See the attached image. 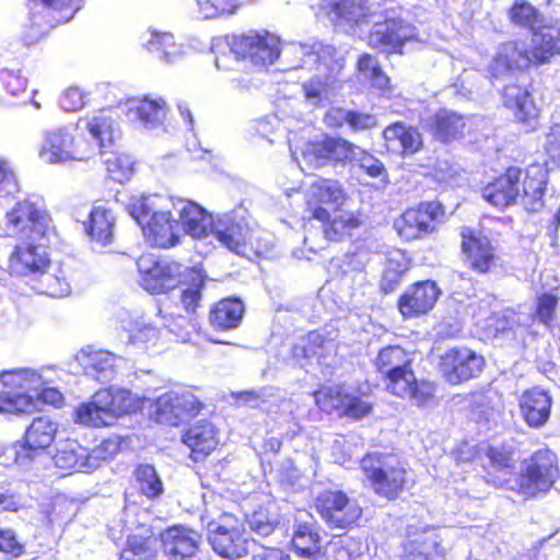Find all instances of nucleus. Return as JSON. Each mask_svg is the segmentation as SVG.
Masks as SVG:
<instances>
[{
  "label": "nucleus",
  "mask_w": 560,
  "mask_h": 560,
  "mask_svg": "<svg viewBox=\"0 0 560 560\" xmlns=\"http://www.w3.org/2000/svg\"><path fill=\"white\" fill-rule=\"evenodd\" d=\"M117 323L128 334L131 345L147 346L159 338V328L139 313L121 310L117 314Z\"/></svg>",
  "instance_id": "nucleus-41"
},
{
  "label": "nucleus",
  "mask_w": 560,
  "mask_h": 560,
  "mask_svg": "<svg viewBox=\"0 0 560 560\" xmlns=\"http://www.w3.org/2000/svg\"><path fill=\"white\" fill-rule=\"evenodd\" d=\"M440 290L435 282L427 280L409 288L399 300V311L405 317L429 312L436 303Z\"/></svg>",
  "instance_id": "nucleus-36"
},
{
  "label": "nucleus",
  "mask_w": 560,
  "mask_h": 560,
  "mask_svg": "<svg viewBox=\"0 0 560 560\" xmlns=\"http://www.w3.org/2000/svg\"><path fill=\"white\" fill-rule=\"evenodd\" d=\"M19 191V182L11 163L0 159V198L13 196Z\"/></svg>",
  "instance_id": "nucleus-59"
},
{
  "label": "nucleus",
  "mask_w": 560,
  "mask_h": 560,
  "mask_svg": "<svg viewBox=\"0 0 560 560\" xmlns=\"http://www.w3.org/2000/svg\"><path fill=\"white\" fill-rule=\"evenodd\" d=\"M182 441L195 454V460H198L217 447L219 431L212 422L199 420L183 433Z\"/></svg>",
  "instance_id": "nucleus-40"
},
{
  "label": "nucleus",
  "mask_w": 560,
  "mask_h": 560,
  "mask_svg": "<svg viewBox=\"0 0 560 560\" xmlns=\"http://www.w3.org/2000/svg\"><path fill=\"white\" fill-rule=\"evenodd\" d=\"M83 374L101 384L110 383L118 375L125 360L103 349L84 347L77 354Z\"/></svg>",
  "instance_id": "nucleus-26"
},
{
  "label": "nucleus",
  "mask_w": 560,
  "mask_h": 560,
  "mask_svg": "<svg viewBox=\"0 0 560 560\" xmlns=\"http://www.w3.org/2000/svg\"><path fill=\"white\" fill-rule=\"evenodd\" d=\"M0 81L11 95L24 93L27 85V79L22 74L19 68H3L0 71Z\"/></svg>",
  "instance_id": "nucleus-56"
},
{
  "label": "nucleus",
  "mask_w": 560,
  "mask_h": 560,
  "mask_svg": "<svg viewBox=\"0 0 560 560\" xmlns=\"http://www.w3.org/2000/svg\"><path fill=\"white\" fill-rule=\"evenodd\" d=\"M345 66L343 57L338 54L323 65L322 70L315 67L310 79L302 83V93L307 105L323 107L337 96L342 88L340 78Z\"/></svg>",
  "instance_id": "nucleus-18"
},
{
  "label": "nucleus",
  "mask_w": 560,
  "mask_h": 560,
  "mask_svg": "<svg viewBox=\"0 0 560 560\" xmlns=\"http://www.w3.org/2000/svg\"><path fill=\"white\" fill-rule=\"evenodd\" d=\"M383 137L387 150L399 155L413 154L422 145L419 131L401 122H395L386 127L383 131Z\"/></svg>",
  "instance_id": "nucleus-43"
},
{
  "label": "nucleus",
  "mask_w": 560,
  "mask_h": 560,
  "mask_svg": "<svg viewBox=\"0 0 560 560\" xmlns=\"http://www.w3.org/2000/svg\"><path fill=\"white\" fill-rule=\"evenodd\" d=\"M244 305L240 299L228 298L219 301L209 313V323L215 330L226 331L240 326Z\"/></svg>",
  "instance_id": "nucleus-45"
},
{
  "label": "nucleus",
  "mask_w": 560,
  "mask_h": 560,
  "mask_svg": "<svg viewBox=\"0 0 560 560\" xmlns=\"http://www.w3.org/2000/svg\"><path fill=\"white\" fill-rule=\"evenodd\" d=\"M55 370L43 368L13 369L0 372V382L4 390L0 392V413L22 415L36 409L35 392L51 381Z\"/></svg>",
  "instance_id": "nucleus-7"
},
{
  "label": "nucleus",
  "mask_w": 560,
  "mask_h": 560,
  "mask_svg": "<svg viewBox=\"0 0 560 560\" xmlns=\"http://www.w3.org/2000/svg\"><path fill=\"white\" fill-rule=\"evenodd\" d=\"M173 208L179 217V228L194 238L207 237L212 234L215 218L198 203L177 199L173 201Z\"/></svg>",
  "instance_id": "nucleus-31"
},
{
  "label": "nucleus",
  "mask_w": 560,
  "mask_h": 560,
  "mask_svg": "<svg viewBox=\"0 0 560 560\" xmlns=\"http://www.w3.org/2000/svg\"><path fill=\"white\" fill-rule=\"evenodd\" d=\"M505 107L513 110L515 118L534 129L539 116V108L527 89L517 84H508L502 92Z\"/></svg>",
  "instance_id": "nucleus-37"
},
{
  "label": "nucleus",
  "mask_w": 560,
  "mask_h": 560,
  "mask_svg": "<svg viewBox=\"0 0 560 560\" xmlns=\"http://www.w3.org/2000/svg\"><path fill=\"white\" fill-rule=\"evenodd\" d=\"M136 408V398L130 390L110 386L97 390L90 401L80 404L74 411V421L86 427H108Z\"/></svg>",
  "instance_id": "nucleus-8"
},
{
  "label": "nucleus",
  "mask_w": 560,
  "mask_h": 560,
  "mask_svg": "<svg viewBox=\"0 0 560 560\" xmlns=\"http://www.w3.org/2000/svg\"><path fill=\"white\" fill-rule=\"evenodd\" d=\"M443 217L444 209L441 202H423L418 208L406 210L396 220L395 229L402 238L411 241L432 233Z\"/></svg>",
  "instance_id": "nucleus-25"
},
{
  "label": "nucleus",
  "mask_w": 560,
  "mask_h": 560,
  "mask_svg": "<svg viewBox=\"0 0 560 560\" xmlns=\"http://www.w3.org/2000/svg\"><path fill=\"white\" fill-rule=\"evenodd\" d=\"M117 450L118 444L109 440L93 450L82 446L75 440H67L58 444L52 460L62 470L90 472L112 457Z\"/></svg>",
  "instance_id": "nucleus-17"
},
{
  "label": "nucleus",
  "mask_w": 560,
  "mask_h": 560,
  "mask_svg": "<svg viewBox=\"0 0 560 560\" xmlns=\"http://www.w3.org/2000/svg\"><path fill=\"white\" fill-rule=\"evenodd\" d=\"M313 220L305 228L304 246L310 253H317L326 247L329 241L339 242L351 235L360 225L359 219L352 212H341L330 219L329 212L324 207H315Z\"/></svg>",
  "instance_id": "nucleus-14"
},
{
  "label": "nucleus",
  "mask_w": 560,
  "mask_h": 560,
  "mask_svg": "<svg viewBox=\"0 0 560 560\" xmlns=\"http://www.w3.org/2000/svg\"><path fill=\"white\" fill-rule=\"evenodd\" d=\"M160 540L168 560H188L196 556L201 536L189 527L175 525L163 530Z\"/></svg>",
  "instance_id": "nucleus-29"
},
{
  "label": "nucleus",
  "mask_w": 560,
  "mask_h": 560,
  "mask_svg": "<svg viewBox=\"0 0 560 560\" xmlns=\"http://www.w3.org/2000/svg\"><path fill=\"white\" fill-rule=\"evenodd\" d=\"M58 424L49 417L43 416L33 419L26 429L24 443L13 445L9 451L14 456V462L26 469L31 463L54 442Z\"/></svg>",
  "instance_id": "nucleus-21"
},
{
  "label": "nucleus",
  "mask_w": 560,
  "mask_h": 560,
  "mask_svg": "<svg viewBox=\"0 0 560 560\" xmlns=\"http://www.w3.org/2000/svg\"><path fill=\"white\" fill-rule=\"evenodd\" d=\"M164 326L172 332L178 340L186 342L190 339L192 331L196 328L191 318L183 315H163Z\"/></svg>",
  "instance_id": "nucleus-55"
},
{
  "label": "nucleus",
  "mask_w": 560,
  "mask_h": 560,
  "mask_svg": "<svg viewBox=\"0 0 560 560\" xmlns=\"http://www.w3.org/2000/svg\"><path fill=\"white\" fill-rule=\"evenodd\" d=\"M127 119L145 130L160 128L166 118L168 107L164 98L147 95L143 98L130 100L126 104Z\"/></svg>",
  "instance_id": "nucleus-30"
},
{
  "label": "nucleus",
  "mask_w": 560,
  "mask_h": 560,
  "mask_svg": "<svg viewBox=\"0 0 560 560\" xmlns=\"http://www.w3.org/2000/svg\"><path fill=\"white\" fill-rule=\"evenodd\" d=\"M104 163L109 177L120 184L129 180L135 173V159L127 153H112Z\"/></svg>",
  "instance_id": "nucleus-50"
},
{
  "label": "nucleus",
  "mask_w": 560,
  "mask_h": 560,
  "mask_svg": "<svg viewBox=\"0 0 560 560\" xmlns=\"http://www.w3.org/2000/svg\"><path fill=\"white\" fill-rule=\"evenodd\" d=\"M187 278L191 280V284L186 289H183L180 294V303L185 311L189 314L194 313L199 306V302L201 300V291L205 285V276L200 270L190 268L187 271Z\"/></svg>",
  "instance_id": "nucleus-52"
},
{
  "label": "nucleus",
  "mask_w": 560,
  "mask_h": 560,
  "mask_svg": "<svg viewBox=\"0 0 560 560\" xmlns=\"http://www.w3.org/2000/svg\"><path fill=\"white\" fill-rule=\"evenodd\" d=\"M148 517V513L139 506H126L118 524L109 527L113 540L127 536V548L121 551L120 560H153L155 557L156 539L151 526L145 524Z\"/></svg>",
  "instance_id": "nucleus-9"
},
{
  "label": "nucleus",
  "mask_w": 560,
  "mask_h": 560,
  "mask_svg": "<svg viewBox=\"0 0 560 560\" xmlns=\"http://www.w3.org/2000/svg\"><path fill=\"white\" fill-rule=\"evenodd\" d=\"M115 217L112 210L103 206H94L89 215L86 232L94 243L95 249L101 250L114 241Z\"/></svg>",
  "instance_id": "nucleus-44"
},
{
  "label": "nucleus",
  "mask_w": 560,
  "mask_h": 560,
  "mask_svg": "<svg viewBox=\"0 0 560 560\" xmlns=\"http://www.w3.org/2000/svg\"><path fill=\"white\" fill-rule=\"evenodd\" d=\"M30 27L25 45H33L52 27L71 21L84 5V0H26Z\"/></svg>",
  "instance_id": "nucleus-12"
},
{
  "label": "nucleus",
  "mask_w": 560,
  "mask_h": 560,
  "mask_svg": "<svg viewBox=\"0 0 560 560\" xmlns=\"http://www.w3.org/2000/svg\"><path fill=\"white\" fill-rule=\"evenodd\" d=\"M361 469L373 491L388 500L396 499L405 487L407 471L394 454H366L361 459Z\"/></svg>",
  "instance_id": "nucleus-11"
},
{
  "label": "nucleus",
  "mask_w": 560,
  "mask_h": 560,
  "mask_svg": "<svg viewBox=\"0 0 560 560\" xmlns=\"http://www.w3.org/2000/svg\"><path fill=\"white\" fill-rule=\"evenodd\" d=\"M544 147L551 160H560V124L550 126L549 131L546 133Z\"/></svg>",
  "instance_id": "nucleus-64"
},
{
  "label": "nucleus",
  "mask_w": 560,
  "mask_h": 560,
  "mask_svg": "<svg viewBox=\"0 0 560 560\" xmlns=\"http://www.w3.org/2000/svg\"><path fill=\"white\" fill-rule=\"evenodd\" d=\"M551 397L539 387L525 390L520 397V409L524 421L532 428L542 427L550 417Z\"/></svg>",
  "instance_id": "nucleus-38"
},
{
  "label": "nucleus",
  "mask_w": 560,
  "mask_h": 560,
  "mask_svg": "<svg viewBox=\"0 0 560 560\" xmlns=\"http://www.w3.org/2000/svg\"><path fill=\"white\" fill-rule=\"evenodd\" d=\"M153 407L158 422L176 427L197 416L202 404L189 390H171L160 395Z\"/></svg>",
  "instance_id": "nucleus-23"
},
{
  "label": "nucleus",
  "mask_w": 560,
  "mask_h": 560,
  "mask_svg": "<svg viewBox=\"0 0 560 560\" xmlns=\"http://www.w3.org/2000/svg\"><path fill=\"white\" fill-rule=\"evenodd\" d=\"M368 0H322L320 12L336 24L349 26L373 23L368 37L370 47L386 54H402L411 42H424L416 26L400 18L386 14L383 20Z\"/></svg>",
  "instance_id": "nucleus-2"
},
{
  "label": "nucleus",
  "mask_w": 560,
  "mask_h": 560,
  "mask_svg": "<svg viewBox=\"0 0 560 560\" xmlns=\"http://www.w3.org/2000/svg\"><path fill=\"white\" fill-rule=\"evenodd\" d=\"M521 170L510 167L504 175L487 184L482 190V198L493 207L504 209L513 203L520 196Z\"/></svg>",
  "instance_id": "nucleus-34"
},
{
  "label": "nucleus",
  "mask_w": 560,
  "mask_h": 560,
  "mask_svg": "<svg viewBox=\"0 0 560 560\" xmlns=\"http://www.w3.org/2000/svg\"><path fill=\"white\" fill-rule=\"evenodd\" d=\"M0 552L12 558L24 553V545L20 542L13 529L0 527Z\"/></svg>",
  "instance_id": "nucleus-62"
},
{
  "label": "nucleus",
  "mask_w": 560,
  "mask_h": 560,
  "mask_svg": "<svg viewBox=\"0 0 560 560\" xmlns=\"http://www.w3.org/2000/svg\"><path fill=\"white\" fill-rule=\"evenodd\" d=\"M23 506L21 495L11 489V482H0V508L3 511L18 512Z\"/></svg>",
  "instance_id": "nucleus-63"
},
{
  "label": "nucleus",
  "mask_w": 560,
  "mask_h": 560,
  "mask_svg": "<svg viewBox=\"0 0 560 560\" xmlns=\"http://www.w3.org/2000/svg\"><path fill=\"white\" fill-rule=\"evenodd\" d=\"M408 270V261L402 254L392 256L384 269L381 287L385 292H392L399 283L402 275Z\"/></svg>",
  "instance_id": "nucleus-54"
},
{
  "label": "nucleus",
  "mask_w": 560,
  "mask_h": 560,
  "mask_svg": "<svg viewBox=\"0 0 560 560\" xmlns=\"http://www.w3.org/2000/svg\"><path fill=\"white\" fill-rule=\"evenodd\" d=\"M316 508L320 517L331 528L345 529L354 524L362 514L358 502L342 491L322 492L317 497Z\"/></svg>",
  "instance_id": "nucleus-24"
},
{
  "label": "nucleus",
  "mask_w": 560,
  "mask_h": 560,
  "mask_svg": "<svg viewBox=\"0 0 560 560\" xmlns=\"http://www.w3.org/2000/svg\"><path fill=\"white\" fill-rule=\"evenodd\" d=\"M226 47L236 59L266 69L280 58V38L268 31L249 30L226 37Z\"/></svg>",
  "instance_id": "nucleus-13"
},
{
  "label": "nucleus",
  "mask_w": 560,
  "mask_h": 560,
  "mask_svg": "<svg viewBox=\"0 0 560 560\" xmlns=\"http://www.w3.org/2000/svg\"><path fill=\"white\" fill-rule=\"evenodd\" d=\"M133 477L137 488L147 498L155 499L163 493V482L154 466L149 464L138 465L133 470Z\"/></svg>",
  "instance_id": "nucleus-48"
},
{
  "label": "nucleus",
  "mask_w": 560,
  "mask_h": 560,
  "mask_svg": "<svg viewBox=\"0 0 560 560\" xmlns=\"http://www.w3.org/2000/svg\"><path fill=\"white\" fill-rule=\"evenodd\" d=\"M163 197L159 195H132L126 206L128 213L142 228L143 235L151 246L168 248L178 243L179 222L168 210H156Z\"/></svg>",
  "instance_id": "nucleus-6"
},
{
  "label": "nucleus",
  "mask_w": 560,
  "mask_h": 560,
  "mask_svg": "<svg viewBox=\"0 0 560 560\" xmlns=\"http://www.w3.org/2000/svg\"><path fill=\"white\" fill-rule=\"evenodd\" d=\"M292 131L287 137L292 156L302 171L314 170L326 165H346L353 162L354 153H359V147L340 137L325 136L322 139L307 141L298 155V148L292 142Z\"/></svg>",
  "instance_id": "nucleus-10"
},
{
  "label": "nucleus",
  "mask_w": 560,
  "mask_h": 560,
  "mask_svg": "<svg viewBox=\"0 0 560 560\" xmlns=\"http://www.w3.org/2000/svg\"><path fill=\"white\" fill-rule=\"evenodd\" d=\"M277 516L271 515L266 509L260 508L248 518L250 529L260 536H269L277 525Z\"/></svg>",
  "instance_id": "nucleus-57"
},
{
  "label": "nucleus",
  "mask_w": 560,
  "mask_h": 560,
  "mask_svg": "<svg viewBox=\"0 0 560 560\" xmlns=\"http://www.w3.org/2000/svg\"><path fill=\"white\" fill-rule=\"evenodd\" d=\"M208 541L213 551L228 559H235L248 552V540L243 526L231 514H221L218 520L207 523Z\"/></svg>",
  "instance_id": "nucleus-19"
},
{
  "label": "nucleus",
  "mask_w": 560,
  "mask_h": 560,
  "mask_svg": "<svg viewBox=\"0 0 560 560\" xmlns=\"http://www.w3.org/2000/svg\"><path fill=\"white\" fill-rule=\"evenodd\" d=\"M253 127L259 137L266 139L269 143H275L280 132L281 122L276 116H267L257 119Z\"/></svg>",
  "instance_id": "nucleus-61"
},
{
  "label": "nucleus",
  "mask_w": 560,
  "mask_h": 560,
  "mask_svg": "<svg viewBox=\"0 0 560 560\" xmlns=\"http://www.w3.org/2000/svg\"><path fill=\"white\" fill-rule=\"evenodd\" d=\"M236 8V0H194L190 12L197 19L208 20L234 13Z\"/></svg>",
  "instance_id": "nucleus-49"
},
{
  "label": "nucleus",
  "mask_w": 560,
  "mask_h": 560,
  "mask_svg": "<svg viewBox=\"0 0 560 560\" xmlns=\"http://www.w3.org/2000/svg\"><path fill=\"white\" fill-rule=\"evenodd\" d=\"M558 299L553 294L545 293L537 298L535 317L539 323L549 325L555 315Z\"/></svg>",
  "instance_id": "nucleus-60"
},
{
  "label": "nucleus",
  "mask_w": 560,
  "mask_h": 560,
  "mask_svg": "<svg viewBox=\"0 0 560 560\" xmlns=\"http://www.w3.org/2000/svg\"><path fill=\"white\" fill-rule=\"evenodd\" d=\"M358 70L365 80H369L371 85L385 90L388 86L389 79L382 71L378 61L370 54L362 55L358 60Z\"/></svg>",
  "instance_id": "nucleus-53"
},
{
  "label": "nucleus",
  "mask_w": 560,
  "mask_h": 560,
  "mask_svg": "<svg viewBox=\"0 0 560 560\" xmlns=\"http://www.w3.org/2000/svg\"><path fill=\"white\" fill-rule=\"evenodd\" d=\"M404 549V560H435L441 555L436 530L427 525L409 524Z\"/></svg>",
  "instance_id": "nucleus-32"
},
{
  "label": "nucleus",
  "mask_w": 560,
  "mask_h": 560,
  "mask_svg": "<svg viewBox=\"0 0 560 560\" xmlns=\"http://www.w3.org/2000/svg\"><path fill=\"white\" fill-rule=\"evenodd\" d=\"M31 287L40 294L51 298H65L70 293V284L61 268L54 271L43 269L37 279L31 281Z\"/></svg>",
  "instance_id": "nucleus-47"
},
{
  "label": "nucleus",
  "mask_w": 560,
  "mask_h": 560,
  "mask_svg": "<svg viewBox=\"0 0 560 560\" xmlns=\"http://www.w3.org/2000/svg\"><path fill=\"white\" fill-rule=\"evenodd\" d=\"M139 282L152 294L175 289L190 269L168 258H158L152 254L142 255L137 261Z\"/></svg>",
  "instance_id": "nucleus-16"
},
{
  "label": "nucleus",
  "mask_w": 560,
  "mask_h": 560,
  "mask_svg": "<svg viewBox=\"0 0 560 560\" xmlns=\"http://www.w3.org/2000/svg\"><path fill=\"white\" fill-rule=\"evenodd\" d=\"M558 477L557 455L548 448L538 450L521 463L518 491L527 498H535L549 491Z\"/></svg>",
  "instance_id": "nucleus-15"
},
{
  "label": "nucleus",
  "mask_w": 560,
  "mask_h": 560,
  "mask_svg": "<svg viewBox=\"0 0 560 560\" xmlns=\"http://www.w3.org/2000/svg\"><path fill=\"white\" fill-rule=\"evenodd\" d=\"M243 209L233 210L215 217L212 234L230 250L241 254L249 241V229L242 215Z\"/></svg>",
  "instance_id": "nucleus-28"
},
{
  "label": "nucleus",
  "mask_w": 560,
  "mask_h": 560,
  "mask_svg": "<svg viewBox=\"0 0 560 560\" xmlns=\"http://www.w3.org/2000/svg\"><path fill=\"white\" fill-rule=\"evenodd\" d=\"M465 128V118L447 109L439 110L431 125L433 136L442 142H450L463 137Z\"/></svg>",
  "instance_id": "nucleus-46"
},
{
  "label": "nucleus",
  "mask_w": 560,
  "mask_h": 560,
  "mask_svg": "<svg viewBox=\"0 0 560 560\" xmlns=\"http://www.w3.org/2000/svg\"><path fill=\"white\" fill-rule=\"evenodd\" d=\"M141 46L165 63H174L184 55V47L171 32L149 28L141 35Z\"/></svg>",
  "instance_id": "nucleus-39"
},
{
  "label": "nucleus",
  "mask_w": 560,
  "mask_h": 560,
  "mask_svg": "<svg viewBox=\"0 0 560 560\" xmlns=\"http://www.w3.org/2000/svg\"><path fill=\"white\" fill-rule=\"evenodd\" d=\"M353 162H358L360 168L372 178L384 179L387 175L384 164L361 148H359V153H354Z\"/></svg>",
  "instance_id": "nucleus-58"
},
{
  "label": "nucleus",
  "mask_w": 560,
  "mask_h": 560,
  "mask_svg": "<svg viewBox=\"0 0 560 560\" xmlns=\"http://www.w3.org/2000/svg\"><path fill=\"white\" fill-rule=\"evenodd\" d=\"M295 553L303 559L318 560L323 555V536L320 528L307 513L301 514L293 537Z\"/></svg>",
  "instance_id": "nucleus-35"
},
{
  "label": "nucleus",
  "mask_w": 560,
  "mask_h": 560,
  "mask_svg": "<svg viewBox=\"0 0 560 560\" xmlns=\"http://www.w3.org/2000/svg\"><path fill=\"white\" fill-rule=\"evenodd\" d=\"M5 219L13 234L21 235L22 243L15 246L10 256L11 275L33 279L49 266L46 252L50 230V219L34 202L24 200L5 213Z\"/></svg>",
  "instance_id": "nucleus-3"
},
{
  "label": "nucleus",
  "mask_w": 560,
  "mask_h": 560,
  "mask_svg": "<svg viewBox=\"0 0 560 560\" xmlns=\"http://www.w3.org/2000/svg\"><path fill=\"white\" fill-rule=\"evenodd\" d=\"M412 358L399 346L380 350L375 360L376 370L385 378L386 389L400 398H409L415 405L427 406L434 396V386L418 382L411 369Z\"/></svg>",
  "instance_id": "nucleus-5"
},
{
  "label": "nucleus",
  "mask_w": 560,
  "mask_h": 560,
  "mask_svg": "<svg viewBox=\"0 0 560 560\" xmlns=\"http://www.w3.org/2000/svg\"><path fill=\"white\" fill-rule=\"evenodd\" d=\"M462 250L472 270L486 273L494 264V249L490 240L469 228H463Z\"/></svg>",
  "instance_id": "nucleus-33"
},
{
  "label": "nucleus",
  "mask_w": 560,
  "mask_h": 560,
  "mask_svg": "<svg viewBox=\"0 0 560 560\" xmlns=\"http://www.w3.org/2000/svg\"><path fill=\"white\" fill-rule=\"evenodd\" d=\"M338 51L330 45L319 42L312 44L285 43L280 44V60L283 71L307 70L313 71L315 67L322 70L326 61L337 56Z\"/></svg>",
  "instance_id": "nucleus-20"
},
{
  "label": "nucleus",
  "mask_w": 560,
  "mask_h": 560,
  "mask_svg": "<svg viewBox=\"0 0 560 560\" xmlns=\"http://www.w3.org/2000/svg\"><path fill=\"white\" fill-rule=\"evenodd\" d=\"M559 54L555 26L541 25L533 32L528 49L517 42L500 45L489 65V73L495 80L513 78L516 72L527 69L530 63H546Z\"/></svg>",
  "instance_id": "nucleus-4"
},
{
  "label": "nucleus",
  "mask_w": 560,
  "mask_h": 560,
  "mask_svg": "<svg viewBox=\"0 0 560 560\" xmlns=\"http://www.w3.org/2000/svg\"><path fill=\"white\" fill-rule=\"evenodd\" d=\"M346 200L347 194L343 186L335 179H317L310 185L306 191V202L312 214L315 207L326 205L338 209Z\"/></svg>",
  "instance_id": "nucleus-42"
},
{
  "label": "nucleus",
  "mask_w": 560,
  "mask_h": 560,
  "mask_svg": "<svg viewBox=\"0 0 560 560\" xmlns=\"http://www.w3.org/2000/svg\"><path fill=\"white\" fill-rule=\"evenodd\" d=\"M483 365V357L468 348L450 349L441 358V371L446 381L452 384L478 376Z\"/></svg>",
  "instance_id": "nucleus-27"
},
{
  "label": "nucleus",
  "mask_w": 560,
  "mask_h": 560,
  "mask_svg": "<svg viewBox=\"0 0 560 560\" xmlns=\"http://www.w3.org/2000/svg\"><path fill=\"white\" fill-rule=\"evenodd\" d=\"M77 130L83 140H74L66 127L46 130L39 149V159L47 164L85 161L96 153H104L120 137L118 124L109 110L80 118Z\"/></svg>",
  "instance_id": "nucleus-1"
},
{
  "label": "nucleus",
  "mask_w": 560,
  "mask_h": 560,
  "mask_svg": "<svg viewBox=\"0 0 560 560\" xmlns=\"http://www.w3.org/2000/svg\"><path fill=\"white\" fill-rule=\"evenodd\" d=\"M510 18L513 23L527 27L533 32L545 25L538 11L525 0H516L510 10Z\"/></svg>",
  "instance_id": "nucleus-51"
},
{
  "label": "nucleus",
  "mask_w": 560,
  "mask_h": 560,
  "mask_svg": "<svg viewBox=\"0 0 560 560\" xmlns=\"http://www.w3.org/2000/svg\"><path fill=\"white\" fill-rule=\"evenodd\" d=\"M316 405L325 412L334 410L353 418L361 419L368 416L371 410V404L361 395L350 390L345 386H325L314 393Z\"/></svg>",
  "instance_id": "nucleus-22"
}]
</instances>
